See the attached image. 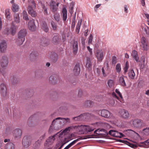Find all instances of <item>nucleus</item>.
<instances>
[{
    "label": "nucleus",
    "mask_w": 149,
    "mask_h": 149,
    "mask_svg": "<svg viewBox=\"0 0 149 149\" xmlns=\"http://www.w3.org/2000/svg\"><path fill=\"white\" fill-rule=\"evenodd\" d=\"M132 125L134 127L140 128L143 127L145 125L143 121L141 119H132Z\"/></svg>",
    "instance_id": "nucleus-1"
},
{
    "label": "nucleus",
    "mask_w": 149,
    "mask_h": 149,
    "mask_svg": "<svg viewBox=\"0 0 149 149\" xmlns=\"http://www.w3.org/2000/svg\"><path fill=\"white\" fill-rule=\"evenodd\" d=\"M77 128L80 132H81V133H83L85 132H90L93 131L94 129V128L91 126L82 125L79 126Z\"/></svg>",
    "instance_id": "nucleus-2"
},
{
    "label": "nucleus",
    "mask_w": 149,
    "mask_h": 149,
    "mask_svg": "<svg viewBox=\"0 0 149 149\" xmlns=\"http://www.w3.org/2000/svg\"><path fill=\"white\" fill-rule=\"evenodd\" d=\"M140 48L144 51H147L148 49V42L146 39L144 37H143L141 39Z\"/></svg>",
    "instance_id": "nucleus-3"
},
{
    "label": "nucleus",
    "mask_w": 149,
    "mask_h": 149,
    "mask_svg": "<svg viewBox=\"0 0 149 149\" xmlns=\"http://www.w3.org/2000/svg\"><path fill=\"white\" fill-rule=\"evenodd\" d=\"M119 113L120 117L124 119H127L130 117V114L128 111L124 109L120 110L119 112Z\"/></svg>",
    "instance_id": "nucleus-4"
},
{
    "label": "nucleus",
    "mask_w": 149,
    "mask_h": 149,
    "mask_svg": "<svg viewBox=\"0 0 149 149\" xmlns=\"http://www.w3.org/2000/svg\"><path fill=\"white\" fill-rule=\"evenodd\" d=\"M109 134L110 135L116 137L120 138L124 136V135L122 133L116 130H110L109 132Z\"/></svg>",
    "instance_id": "nucleus-5"
},
{
    "label": "nucleus",
    "mask_w": 149,
    "mask_h": 149,
    "mask_svg": "<svg viewBox=\"0 0 149 149\" xmlns=\"http://www.w3.org/2000/svg\"><path fill=\"white\" fill-rule=\"evenodd\" d=\"M28 26L30 31H34L36 30V27L35 24L34 19H32L30 20L28 23Z\"/></svg>",
    "instance_id": "nucleus-6"
},
{
    "label": "nucleus",
    "mask_w": 149,
    "mask_h": 149,
    "mask_svg": "<svg viewBox=\"0 0 149 149\" xmlns=\"http://www.w3.org/2000/svg\"><path fill=\"white\" fill-rule=\"evenodd\" d=\"M23 145L25 148L29 147L31 144V140L30 138L27 136L24 137L22 141Z\"/></svg>",
    "instance_id": "nucleus-7"
},
{
    "label": "nucleus",
    "mask_w": 149,
    "mask_h": 149,
    "mask_svg": "<svg viewBox=\"0 0 149 149\" xmlns=\"http://www.w3.org/2000/svg\"><path fill=\"white\" fill-rule=\"evenodd\" d=\"M8 63V58L6 56H3L1 60V65L2 67L5 68L7 66Z\"/></svg>",
    "instance_id": "nucleus-8"
},
{
    "label": "nucleus",
    "mask_w": 149,
    "mask_h": 149,
    "mask_svg": "<svg viewBox=\"0 0 149 149\" xmlns=\"http://www.w3.org/2000/svg\"><path fill=\"white\" fill-rule=\"evenodd\" d=\"M0 92L3 97L6 96L7 93V88L6 85L3 83L0 84Z\"/></svg>",
    "instance_id": "nucleus-9"
},
{
    "label": "nucleus",
    "mask_w": 149,
    "mask_h": 149,
    "mask_svg": "<svg viewBox=\"0 0 149 149\" xmlns=\"http://www.w3.org/2000/svg\"><path fill=\"white\" fill-rule=\"evenodd\" d=\"M59 4V3H56L54 1H51L50 2V6L53 12H55L57 10Z\"/></svg>",
    "instance_id": "nucleus-10"
},
{
    "label": "nucleus",
    "mask_w": 149,
    "mask_h": 149,
    "mask_svg": "<svg viewBox=\"0 0 149 149\" xmlns=\"http://www.w3.org/2000/svg\"><path fill=\"white\" fill-rule=\"evenodd\" d=\"M22 130L19 129H16L13 132V135L16 139L20 138L22 135Z\"/></svg>",
    "instance_id": "nucleus-11"
},
{
    "label": "nucleus",
    "mask_w": 149,
    "mask_h": 149,
    "mask_svg": "<svg viewBox=\"0 0 149 149\" xmlns=\"http://www.w3.org/2000/svg\"><path fill=\"white\" fill-rule=\"evenodd\" d=\"M96 56L97 58V61H101L103 58V53L102 50H98L96 51Z\"/></svg>",
    "instance_id": "nucleus-12"
},
{
    "label": "nucleus",
    "mask_w": 149,
    "mask_h": 149,
    "mask_svg": "<svg viewBox=\"0 0 149 149\" xmlns=\"http://www.w3.org/2000/svg\"><path fill=\"white\" fill-rule=\"evenodd\" d=\"M27 31L26 29H23L20 30L18 33V37L25 39V37L27 34Z\"/></svg>",
    "instance_id": "nucleus-13"
},
{
    "label": "nucleus",
    "mask_w": 149,
    "mask_h": 149,
    "mask_svg": "<svg viewBox=\"0 0 149 149\" xmlns=\"http://www.w3.org/2000/svg\"><path fill=\"white\" fill-rule=\"evenodd\" d=\"M17 27V26L14 24L13 22L11 24V26L10 29V34L12 36H14L15 34Z\"/></svg>",
    "instance_id": "nucleus-14"
},
{
    "label": "nucleus",
    "mask_w": 149,
    "mask_h": 149,
    "mask_svg": "<svg viewBox=\"0 0 149 149\" xmlns=\"http://www.w3.org/2000/svg\"><path fill=\"white\" fill-rule=\"evenodd\" d=\"M17 27V26L14 24L13 22L11 24V26L10 29V34L12 36H14L15 34Z\"/></svg>",
    "instance_id": "nucleus-15"
},
{
    "label": "nucleus",
    "mask_w": 149,
    "mask_h": 149,
    "mask_svg": "<svg viewBox=\"0 0 149 149\" xmlns=\"http://www.w3.org/2000/svg\"><path fill=\"white\" fill-rule=\"evenodd\" d=\"M7 48L6 43L4 41H2L0 43V50L1 52H5Z\"/></svg>",
    "instance_id": "nucleus-16"
},
{
    "label": "nucleus",
    "mask_w": 149,
    "mask_h": 149,
    "mask_svg": "<svg viewBox=\"0 0 149 149\" xmlns=\"http://www.w3.org/2000/svg\"><path fill=\"white\" fill-rule=\"evenodd\" d=\"M101 115L102 117L108 118L110 115V113L109 111L105 109L102 110L101 111Z\"/></svg>",
    "instance_id": "nucleus-17"
},
{
    "label": "nucleus",
    "mask_w": 149,
    "mask_h": 149,
    "mask_svg": "<svg viewBox=\"0 0 149 149\" xmlns=\"http://www.w3.org/2000/svg\"><path fill=\"white\" fill-rule=\"evenodd\" d=\"M80 68L79 64H77L75 66L73 69V73L75 75H78L80 72Z\"/></svg>",
    "instance_id": "nucleus-18"
},
{
    "label": "nucleus",
    "mask_w": 149,
    "mask_h": 149,
    "mask_svg": "<svg viewBox=\"0 0 149 149\" xmlns=\"http://www.w3.org/2000/svg\"><path fill=\"white\" fill-rule=\"evenodd\" d=\"M27 11L31 15L32 17H35L36 16L37 14L36 11L33 10L32 7H31L30 6H28L27 8Z\"/></svg>",
    "instance_id": "nucleus-19"
},
{
    "label": "nucleus",
    "mask_w": 149,
    "mask_h": 149,
    "mask_svg": "<svg viewBox=\"0 0 149 149\" xmlns=\"http://www.w3.org/2000/svg\"><path fill=\"white\" fill-rule=\"evenodd\" d=\"M132 56L133 58L137 62L139 61V57L138 56L137 52L135 50H133L132 52Z\"/></svg>",
    "instance_id": "nucleus-20"
},
{
    "label": "nucleus",
    "mask_w": 149,
    "mask_h": 149,
    "mask_svg": "<svg viewBox=\"0 0 149 149\" xmlns=\"http://www.w3.org/2000/svg\"><path fill=\"white\" fill-rule=\"evenodd\" d=\"M14 22L17 24L19 23L20 22V17L19 13H15L13 15Z\"/></svg>",
    "instance_id": "nucleus-21"
},
{
    "label": "nucleus",
    "mask_w": 149,
    "mask_h": 149,
    "mask_svg": "<svg viewBox=\"0 0 149 149\" xmlns=\"http://www.w3.org/2000/svg\"><path fill=\"white\" fill-rule=\"evenodd\" d=\"M62 16L63 20L64 21L66 20L67 18V10L65 8H63L62 10Z\"/></svg>",
    "instance_id": "nucleus-22"
},
{
    "label": "nucleus",
    "mask_w": 149,
    "mask_h": 149,
    "mask_svg": "<svg viewBox=\"0 0 149 149\" xmlns=\"http://www.w3.org/2000/svg\"><path fill=\"white\" fill-rule=\"evenodd\" d=\"M15 148L14 144L10 142L7 143L5 147V149H15Z\"/></svg>",
    "instance_id": "nucleus-23"
},
{
    "label": "nucleus",
    "mask_w": 149,
    "mask_h": 149,
    "mask_svg": "<svg viewBox=\"0 0 149 149\" xmlns=\"http://www.w3.org/2000/svg\"><path fill=\"white\" fill-rule=\"evenodd\" d=\"M80 139V138H79L74 140L72 142L68 144L67 146L64 149H68L72 146L75 144L78 141H79Z\"/></svg>",
    "instance_id": "nucleus-24"
},
{
    "label": "nucleus",
    "mask_w": 149,
    "mask_h": 149,
    "mask_svg": "<svg viewBox=\"0 0 149 149\" xmlns=\"http://www.w3.org/2000/svg\"><path fill=\"white\" fill-rule=\"evenodd\" d=\"M73 49L74 54H76L78 50V45L77 42V41L74 42L73 44Z\"/></svg>",
    "instance_id": "nucleus-25"
},
{
    "label": "nucleus",
    "mask_w": 149,
    "mask_h": 149,
    "mask_svg": "<svg viewBox=\"0 0 149 149\" xmlns=\"http://www.w3.org/2000/svg\"><path fill=\"white\" fill-rule=\"evenodd\" d=\"M124 77L123 76L120 77L119 79V81L120 85L123 86H126V85L125 82Z\"/></svg>",
    "instance_id": "nucleus-26"
},
{
    "label": "nucleus",
    "mask_w": 149,
    "mask_h": 149,
    "mask_svg": "<svg viewBox=\"0 0 149 149\" xmlns=\"http://www.w3.org/2000/svg\"><path fill=\"white\" fill-rule=\"evenodd\" d=\"M82 19H81L79 20L76 26V32L78 33L79 31L82 22Z\"/></svg>",
    "instance_id": "nucleus-27"
},
{
    "label": "nucleus",
    "mask_w": 149,
    "mask_h": 149,
    "mask_svg": "<svg viewBox=\"0 0 149 149\" xmlns=\"http://www.w3.org/2000/svg\"><path fill=\"white\" fill-rule=\"evenodd\" d=\"M42 28L43 30L46 32H47L49 31V28L47 23L44 22L42 24Z\"/></svg>",
    "instance_id": "nucleus-28"
},
{
    "label": "nucleus",
    "mask_w": 149,
    "mask_h": 149,
    "mask_svg": "<svg viewBox=\"0 0 149 149\" xmlns=\"http://www.w3.org/2000/svg\"><path fill=\"white\" fill-rule=\"evenodd\" d=\"M24 40L25 39L18 37V38L16 40V43L17 45H22Z\"/></svg>",
    "instance_id": "nucleus-29"
},
{
    "label": "nucleus",
    "mask_w": 149,
    "mask_h": 149,
    "mask_svg": "<svg viewBox=\"0 0 149 149\" xmlns=\"http://www.w3.org/2000/svg\"><path fill=\"white\" fill-rule=\"evenodd\" d=\"M129 78L132 79H133L135 76V74L133 70H130L128 73Z\"/></svg>",
    "instance_id": "nucleus-30"
},
{
    "label": "nucleus",
    "mask_w": 149,
    "mask_h": 149,
    "mask_svg": "<svg viewBox=\"0 0 149 149\" xmlns=\"http://www.w3.org/2000/svg\"><path fill=\"white\" fill-rule=\"evenodd\" d=\"M58 35L54 36L52 38V42L54 44H55L58 43L59 38Z\"/></svg>",
    "instance_id": "nucleus-31"
},
{
    "label": "nucleus",
    "mask_w": 149,
    "mask_h": 149,
    "mask_svg": "<svg viewBox=\"0 0 149 149\" xmlns=\"http://www.w3.org/2000/svg\"><path fill=\"white\" fill-rule=\"evenodd\" d=\"M29 6H30L32 8L36 7V4L33 0H28Z\"/></svg>",
    "instance_id": "nucleus-32"
},
{
    "label": "nucleus",
    "mask_w": 149,
    "mask_h": 149,
    "mask_svg": "<svg viewBox=\"0 0 149 149\" xmlns=\"http://www.w3.org/2000/svg\"><path fill=\"white\" fill-rule=\"evenodd\" d=\"M18 6L16 4L14 3L12 5V10L14 12H17L19 10Z\"/></svg>",
    "instance_id": "nucleus-33"
},
{
    "label": "nucleus",
    "mask_w": 149,
    "mask_h": 149,
    "mask_svg": "<svg viewBox=\"0 0 149 149\" xmlns=\"http://www.w3.org/2000/svg\"><path fill=\"white\" fill-rule=\"evenodd\" d=\"M107 84L110 88H112L114 86V82L113 80L109 79L107 81Z\"/></svg>",
    "instance_id": "nucleus-34"
},
{
    "label": "nucleus",
    "mask_w": 149,
    "mask_h": 149,
    "mask_svg": "<svg viewBox=\"0 0 149 149\" xmlns=\"http://www.w3.org/2000/svg\"><path fill=\"white\" fill-rule=\"evenodd\" d=\"M93 102L90 100H87L84 102V105L87 107H90L93 104Z\"/></svg>",
    "instance_id": "nucleus-35"
},
{
    "label": "nucleus",
    "mask_w": 149,
    "mask_h": 149,
    "mask_svg": "<svg viewBox=\"0 0 149 149\" xmlns=\"http://www.w3.org/2000/svg\"><path fill=\"white\" fill-rule=\"evenodd\" d=\"M41 44L43 46H46L47 45V40L45 38H42L40 40Z\"/></svg>",
    "instance_id": "nucleus-36"
},
{
    "label": "nucleus",
    "mask_w": 149,
    "mask_h": 149,
    "mask_svg": "<svg viewBox=\"0 0 149 149\" xmlns=\"http://www.w3.org/2000/svg\"><path fill=\"white\" fill-rule=\"evenodd\" d=\"M5 15L6 18L8 20L10 18V13L9 9H6L5 10Z\"/></svg>",
    "instance_id": "nucleus-37"
},
{
    "label": "nucleus",
    "mask_w": 149,
    "mask_h": 149,
    "mask_svg": "<svg viewBox=\"0 0 149 149\" xmlns=\"http://www.w3.org/2000/svg\"><path fill=\"white\" fill-rule=\"evenodd\" d=\"M85 115V114H81L80 116L73 118V119L75 120H81L84 119Z\"/></svg>",
    "instance_id": "nucleus-38"
},
{
    "label": "nucleus",
    "mask_w": 149,
    "mask_h": 149,
    "mask_svg": "<svg viewBox=\"0 0 149 149\" xmlns=\"http://www.w3.org/2000/svg\"><path fill=\"white\" fill-rule=\"evenodd\" d=\"M23 19L27 21L29 20V18L28 17V15H27V12L25 10H24L23 12Z\"/></svg>",
    "instance_id": "nucleus-39"
},
{
    "label": "nucleus",
    "mask_w": 149,
    "mask_h": 149,
    "mask_svg": "<svg viewBox=\"0 0 149 149\" xmlns=\"http://www.w3.org/2000/svg\"><path fill=\"white\" fill-rule=\"evenodd\" d=\"M129 68V63L127 61L126 62L125 66L124 68V74H125L128 71V69Z\"/></svg>",
    "instance_id": "nucleus-40"
},
{
    "label": "nucleus",
    "mask_w": 149,
    "mask_h": 149,
    "mask_svg": "<svg viewBox=\"0 0 149 149\" xmlns=\"http://www.w3.org/2000/svg\"><path fill=\"white\" fill-rule=\"evenodd\" d=\"M86 66L87 68H89L91 67V62L89 58H87V63L86 65Z\"/></svg>",
    "instance_id": "nucleus-41"
},
{
    "label": "nucleus",
    "mask_w": 149,
    "mask_h": 149,
    "mask_svg": "<svg viewBox=\"0 0 149 149\" xmlns=\"http://www.w3.org/2000/svg\"><path fill=\"white\" fill-rule=\"evenodd\" d=\"M54 18L57 22L59 21L60 18V15L58 13H56L54 14Z\"/></svg>",
    "instance_id": "nucleus-42"
},
{
    "label": "nucleus",
    "mask_w": 149,
    "mask_h": 149,
    "mask_svg": "<svg viewBox=\"0 0 149 149\" xmlns=\"http://www.w3.org/2000/svg\"><path fill=\"white\" fill-rule=\"evenodd\" d=\"M52 26L54 30H56L57 28V25L56 23H55L53 21H52L51 22Z\"/></svg>",
    "instance_id": "nucleus-43"
},
{
    "label": "nucleus",
    "mask_w": 149,
    "mask_h": 149,
    "mask_svg": "<svg viewBox=\"0 0 149 149\" xmlns=\"http://www.w3.org/2000/svg\"><path fill=\"white\" fill-rule=\"evenodd\" d=\"M41 6L44 10V14L46 15H48V12L47 8L45 7V5L43 4H42Z\"/></svg>",
    "instance_id": "nucleus-44"
},
{
    "label": "nucleus",
    "mask_w": 149,
    "mask_h": 149,
    "mask_svg": "<svg viewBox=\"0 0 149 149\" xmlns=\"http://www.w3.org/2000/svg\"><path fill=\"white\" fill-rule=\"evenodd\" d=\"M4 33L5 34L7 35L10 34V29L8 28H5L4 30Z\"/></svg>",
    "instance_id": "nucleus-45"
},
{
    "label": "nucleus",
    "mask_w": 149,
    "mask_h": 149,
    "mask_svg": "<svg viewBox=\"0 0 149 149\" xmlns=\"http://www.w3.org/2000/svg\"><path fill=\"white\" fill-rule=\"evenodd\" d=\"M116 69L117 72H120L121 71V68L120 65V63L117 64L116 66Z\"/></svg>",
    "instance_id": "nucleus-46"
},
{
    "label": "nucleus",
    "mask_w": 149,
    "mask_h": 149,
    "mask_svg": "<svg viewBox=\"0 0 149 149\" xmlns=\"http://www.w3.org/2000/svg\"><path fill=\"white\" fill-rule=\"evenodd\" d=\"M112 95L113 96V97L115 98H116L117 99L119 100L121 102H122L123 101H122L121 100V98H120L118 97L116 93H114V92H113L112 93Z\"/></svg>",
    "instance_id": "nucleus-47"
},
{
    "label": "nucleus",
    "mask_w": 149,
    "mask_h": 149,
    "mask_svg": "<svg viewBox=\"0 0 149 149\" xmlns=\"http://www.w3.org/2000/svg\"><path fill=\"white\" fill-rule=\"evenodd\" d=\"M125 141L128 144V145L131 147H132V148H136L138 147V145H137L134 144L132 143H130L127 141Z\"/></svg>",
    "instance_id": "nucleus-48"
},
{
    "label": "nucleus",
    "mask_w": 149,
    "mask_h": 149,
    "mask_svg": "<svg viewBox=\"0 0 149 149\" xmlns=\"http://www.w3.org/2000/svg\"><path fill=\"white\" fill-rule=\"evenodd\" d=\"M70 140V139L69 138H68V137L65 138L63 140V143H63V144H64L65 145V144H66V143H68V142Z\"/></svg>",
    "instance_id": "nucleus-49"
},
{
    "label": "nucleus",
    "mask_w": 149,
    "mask_h": 149,
    "mask_svg": "<svg viewBox=\"0 0 149 149\" xmlns=\"http://www.w3.org/2000/svg\"><path fill=\"white\" fill-rule=\"evenodd\" d=\"M115 92H116V93H117L118 95H119V96H120V98H121V100H122V101H123V96H122L121 94L120 93V92L119 91V90L118 89H116L115 90Z\"/></svg>",
    "instance_id": "nucleus-50"
},
{
    "label": "nucleus",
    "mask_w": 149,
    "mask_h": 149,
    "mask_svg": "<svg viewBox=\"0 0 149 149\" xmlns=\"http://www.w3.org/2000/svg\"><path fill=\"white\" fill-rule=\"evenodd\" d=\"M41 142L40 140H38L36 142H35V146L36 147H39L40 146L41 144Z\"/></svg>",
    "instance_id": "nucleus-51"
},
{
    "label": "nucleus",
    "mask_w": 149,
    "mask_h": 149,
    "mask_svg": "<svg viewBox=\"0 0 149 149\" xmlns=\"http://www.w3.org/2000/svg\"><path fill=\"white\" fill-rule=\"evenodd\" d=\"M143 131L145 133V134H149V127H146L143 130Z\"/></svg>",
    "instance_id": "nucleus-52"
},
{
    "label": "nucleus",
    "mask_w": 149,
    "mask_h": 149,
    "mask_svg": "<svg viewBox=\"0 0 149 149\" xmlns=\"http://www.w3.org/2000/svg\"><path fill=\"white\" fill-rule=\"evenodd\" d=\"M93 40V36L92 35H91L89 38L88 40V44L90 45L92 43V42Z\"/></svg>",
    "instance_id": "nucleus-53"
},
{
    "label": "nucleus",
    "mask_w": 149,
    "mask_h": 149,
    "mask_svg": "<svg viewBox=\"0 0 149 149\" xmlns=\"http://www.w3.org/2000/svg\"><path fill=\"white\" fill-rule=\"evenodd\" d=\"M60 119H61V120H69V119L68 118H60V117H58V118H56V120H60ZM55 120H53V122H52V124H53V123H54V122Z\"/></svg>",
    "instance_id": "nucleus-54"
},
{
    "label": "nucleus",
    "mask_w": 149,
    "mask_h": 149,
    "mask_svg": "<svg viewBox=\"0 0 149 149\" xmlns=\"http://www.w3.org/2000/svg\"><path fill=\"white\" fill-rule=\"evenodd\" d=\"M54 136H52L51 137H49V139L46 140V142H51L52 141H54Z\"/></svg>",
    "instance_id": "nucleus-55"
},
{
    "label": "nucleus",
    "mask_w": 149,
    "mask_h": 149,
    "mask_svg": "<svg viewBox=\"0 0 149 149\" xmlns=\"http://www.w3.org/2000/svg\"><path fill=\"white\" fill-rule=\"evenodd\" d=\"M147 29L144 28V30L148 36L149 37V27L147 26Z\"/></svg>",
    "instance_id": "nucleus-56"
},
{
    "label": "nucleus",
    "mask_w": 149,
    "mask_h": 149,
    "mask_svg": "<svg viewBox=\"0 0 149 149\" xmlns=\"http://www.w3.org/2000/svg\"><path fill=\"white\" fill-rule=\"evenodd\" d=\"M117 59L116 58L115 56H113L112 58V64H115L116 63L117 61Z\"/></svg>",
    "instance_id": "nucleus-57"
},
{
    "label": "nucleus",
    "mask_w": 149,
    "mask_h": 149,
    "mask_svg": "<svg viewBox=\"0 0 149 149\" xmlns=\"http://www.w3.org/2000/svg\"><path fill=\"white\" fill-rule=\"evenodd\" d=\"M10 80L12 83H13L15 81H16V79L15 77L14 76H13L11 77Z\"/></svg>",
    "instance_id": "nucleus-58"
},
{
    "label": "nucleus",
    "mask_w": 149,
    "mask_h": 149,
    "mask_svg": "<svg viewBox=\"0 0 149 149\" xmlns=\"http://www.w3.org/2000/svg\"><path fill=\"white\" fill-rule=\"evenodd\" d=\"M69 128H66L64 130H63L61 133H60V135H62L63 134H65L69 130Z\"/></svg>",
    "instance_id": "nucleus-59"
},
{
    "label": "nucleus",
    "mask_w": 149,
    "mask_h": 149,
    "mask_svg": "<svg viewBox=\"0 0 149 149\" xmlns=\"http://www.w3.org/2000/svg\"><path fill=\"white\" fill-rule=\"evenodd\" d=\"M75 26V19H72V23L71 27L72 28H74Z\"/></svg>",
    "instance_id": "nucleus-60"
},
{
    "label": "nucleus",
    "mask_w": 149,
    "mask_h": 149,
    "mask_svg": "<svg viewBox=\"0 0 149 149\" xmlns=\"http://www.w3.org/2000/svg\"><path fill=\"white\" fill-rule=\"evenodd\" d=\"M102 72L103 74V76L104 77H105L107 76V74L105 72V71L104 69V68H102Z\"/></svg>",
    "instance_id": "nucleus-61"
},
{
    "label": "nucleus",
    "mask_w": 149,
    "mask_h": 149,
    "mask_svg": "<svg viewBox=\"0 0 149 149\" xmlns=\"http://www.w3.org/2000/svg\"><path fill=\"white\" fill-rule=\"evenodd\" d=\"M82 91L81 90H79V91L78 95L79 97H81L82 95Z\"/></svg>",
    "instance_id": "nucleus-62"
},
{
    "label": "nucleus",
    "mask_w": 149,
    "mask_h": 149,
    "mask_svg": "<svg viewBox=\"0 0 149 149\" xmlns=\"http://www.w3.org/2000/svg\"><path fill=\"white\" fill-rule=\"evenodd\" d=\"M87 48L89 52H90V54H92V49H91L89 46H87Z\"/></svg>",
    "instance_id": "nucleus-63"
},
{
    "label": "nucleus",
    "mask_w": 149,
    "mask_h": 149,
    "mask_svg": "<svg viewBox=\"0 0 149 149\" xmlns=\"http://www.w3.org/2000/svg\"><path fill=\"white\" fill-rule=\"evenodd\" d=\"M54 79V77L53 75H51L49 78V80L50 81H52Z\"/></svg>",
    "instance_id": "nucleus-64"
}]
</instances>
